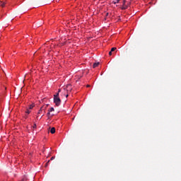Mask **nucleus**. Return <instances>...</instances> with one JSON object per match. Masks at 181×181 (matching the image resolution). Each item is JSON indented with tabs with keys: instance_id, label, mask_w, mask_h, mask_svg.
Segmentation results:
<instances>
[{
	"instance_id": "nucleus-1",
	"label": "nucleus",
	"mask_w": 181,
	"mask_h": 181,
	"mask_svg": "<svg viewBox=\"0 0 181 181\" xmlns=\"http://www.w3.org/2000/svg\"><path fill=\"white\" fill-rule=\"evenodd\" d=\"M54 103L57 107H59L62 104V100L59 97V93L54 95Z\"/></svg>"
},
{
	"instance_id": "nucleus-2",
	"label": "nucleus",
	"mask_w": 181,
	"mask_h": 181,
	"mask_svg": "<svg viewBox=\"0 0 181 181\" xmlns=\"http://www.w3.org/2000/svg\"><path fill=\"white\" fill-rule=\"evenodd\" d=\"M72 90H73V88L71 87V84H68L65 88H64V91H66V94H68V93L71 92Z\"/></svg>"
},
{
	"instance_id": "nucleus-3",
	"label": "nucleus",
	"mask_w": 181,
	"mask_h": 181,
	"mask_svg": "<svg viewBox=\"0 0 181 181\" xmlns=\"http://www.w3.org/2000/svg\"><path fill=\"white\" fill-rule=\"evenodd\" d=\"M55 132H56V128L52 127V128L50 129V133H51V134H54Z\"/></svg>"
},
{
	"instance_id": "nucleus-4",
	"label": "nucleus",
	"mask_w": 181,
	"mask_h": 181,
	"mask_svg": "<svg viewBox=\"0 0 181 181\" xmlns=\"http://www.w3.org/2000/svg\"><path fill=\"white\" fill-rule=\"evenodd\" d=\"M99 65H100V62L94 63L93 64V69H95V67H98Z\"/></svg>"
},
{
	"instance_id": "nucleus-5",
	"label": "nucleus",
	"mask_w": 181,
	"mask_h": 181,
	"mask_svg": "<svg viewBox=\"0 0 181 181\" xmlns=\"http://www.w3.org/2000/svg\"><path fill=\"white\" fill-rule=\"evenodd\" d=\"M128 8V6H127V5H123L122 6V9H123V10H125V9H127Z\"/></svg>"
},
{
	"instance_id": "nucleus-6",
	"label": "nucleus",
	"mask_w": 181,
	"mask_h": 181,
	"mask_svg": "<svg viewBox=\"0 0 181 181\" xmlns=\"http://www.w3.org/2000/svg\"><path fill=\"white\" fill-rule=\"evenodd\" d=\"M43 110L45 109H43V107H42L40 110L38 111V114H42V111H43Z\"/></svg>"
},
{
	"instance_id": "nucleus-7",
	"label": "nucleus",
	"mask_w": 181,
	"mask_h": 181,
	"mask_svg": "<svg viewBox=\"0 0 181 181\" xmlns=\"http://www.w3.org/2000/svg\"><path fill=\"white\" fill-rule=\"evenodd\" d=\"M48 111L49 112H53V111H54V107H51Z\"/></svg>"
},
{
	"instance_id": "nucleus-8",
	"label": "nucleus",
	"mask_w": 181,
	"mask_h": 181,
	"mask_svg": "<svg viewBox=\"0 0 181 181\" xmlns=\"http://www.w3.org/2000/svg\"><path fill=\"white\" fill-rule=\"evenodd\" d=\"M0 6H1V8H4V6H5V2L0 3Z\"/></svg>"
},
{
	"instance_id": "nucleus-9",
	"label": "nucleus",
	"mask_w": 181,
	"mask_h": 181,
	"mask_svg": "<svg viewBox=\"0 0 181 181\" xmlns=\"http://www.w3.org/2000/svg\"><path fill=\"white\" fill-rule=\"evenodd\" d=\"M115 50H117V47H112L110 51L115 52Z\"/></svg>"
},
{
	"instance_id": "nucleus-10",
	"label": "nucleus",
	"mask_w": 181,
	"mask_h": 181,
	"mask_svg": "<svg viewBox=\"0 0 181 181\" xmlns=\"http://www.w3.org/2000/svg\"><path fill=\"white\" fill-rule=\"evenodd\" d=\"M66 93H67V92L64 90V95H65V97L67 98V97H69V94L66 95Z\"/></svg>"
},
{
	"instance_id": "nucleus-11",
	"label": "nucleus",
	"mask_w": 181,
	"mask_h": 181,
	"mask_svg": "<svg viewBox=\"0 0 181 181\" xmlns=\"http://www.w3.org/2000/svg\"><path fill=\"white\" fill-rule=\"evenodd\" d=\"M119 1H120V0L114 1H113V4H118V2H119Z\"/></svg>"
},
{
	"instance_id": "nucleus-12",
	"label": "nucleus",
	"mask_w": 181,
	"mask_h": 181,
	"mask_svg": "<svg viewBox=\"0 0 181 181\" xmlns=\"http://www.w3.org/2000/svg\"><path fill=\"white\" fill-rule=\"evenodd\" d=\"M33 107H35V105H30V107H29L30 110H32V109L33 108Z\"/></svg>"
},
{
	"instance_id": "nucleus-13",
	"label": "nucleus",
	"mask_w": 181,
	"mask_h": 181,
	"mask_svg": "<svg viewBox=\"0 0 181 181\" xmlns=\"http://www.w3.org/2000/svg\"><path fill=\"white\" fill-rule=\"evenodd\" d=\"M26 114H30V112L29 111V109H27V110L25 111Z\"/></svg>"
},
{
	"instance_id": "nucleus-14",
	"label": "nucleus",
	"mask_w": 181,
	"mask_h": 181,
	"mask_svg": "<svg viewBox=\"0 0 181 181\" xmlns=\"http://www.w3.org/2000/svg\"><path fill=\"white\" fill-rule=\"evenodd\" d=\"M33 129H36V124H34V125L33 126Z\"/></svg>"
},
{
	"instance_id": "nucleus-15",
	"label": "nucleus",
	"mask_w": 181,
	"mask_h": 181,
	"mask_svg": "<svg viewBox=\"0 0 181 181\" xmlns=\"http://www.w3.org/2000/svg\"><path fill=\"white\" fill-rule=\"evenodd\" d=\"M109 56H112V52L110 51Z\"/></svg>"
},
{
	"instance_id": "nucleus-16",
	"label": "nucleus",
	"mask_w": 181,
	"mask_h": 181,
	"mask_svg": "<svg viewBox=\"0 0 181 181\" xmlns=\"http://www.w3.org/2000/svg\"><path fill=\"white\" fill-rule=\"evenodd\" d=\"M47 117H49V115H50V112L49 111H48V112L47 113Z\"/></svg>"
},
{
	"instance_id": "nucleus-17",
	"label": "nucleus",
	"mask_w": 181,
	"mask_h": 181,
	"mask_svg": "<svg viewBox=\"0 0 181 181\" xmlns=\"http://www.w3.org/2000/svg\"><path fill=\"white\" fill-rule=\"evenodd\" d=\"M54 158H55V157H54V156H52V157L51 158L50 160H53Z\"/></svg>"
},
{
	"instance_id": "nucleus-18",
	"label": "nucleus",
	"mask_w": 181,
	"mask_h": 181,
	"mask_svg": "<svg viewBox=\"0 0 181 181\" xmlns=\"http://www.w3.org/2000/svg\"><path fill=\"white\" fill-rule=\"evenodd\" d=\"M50 162V160H48L47 163H46V166H47L49 165V163Z\"/></svg>"
},
{
	"instance_id": "nucleus-19",
	"label": "nucleus",
	"mask_w": 181,
	"mask_h": 181,
	"mask_svg": "<svg viewBox=\"0 0 181 181\" xmlns=\"http://www.w3.org/2000/svg\"><path fill=\"white\" fill-rule=\"evenodd\" d=\"M125 2H127V1H126V0H124V1H123V5H125Z\"/></svg>"
},
{
	"instance_id": "nucleus-20",
	"label": "nucleus",
	"mask_w": 181,
	"mask_h": 181,
	"mask_svg": "<svg viewBox=\"0 0 181 181\" xmlns=\"http://www.w3.org/2000/svg\"><path fill=\"white\" fill-rule=\"evenodd\" d=\"M21 181H26V178H23Z\"/></svg>"
},
{
	"instance_id": "nucleus-21",
	"label": "nucleus",
	"mask_w": 181,
	"mask_h": 181,
	"mask_svg": "<svg viewBox=\"0 0 181 181\" xmlns=\"http://www.w3.org/2000/svg\"><path fill=\"white\" fill-rule=\"evenodd\" d=\"M60 91H62V90L59 89L57 94H59Z\"/></svg>"
},
{
	"instance_id": "nucleus-22",
	"label": "nucleus",
	"mask_w": 181,
	"mask_h": 181,
	"mask_svg": "<svg viewBox=\"0 0 181 181\" xmlns=\"http://www.w3.org/2000/svg\"><path fill=\"white\" fill-rule=\"evenodd\" d=\"M37 119H39V116L37 117Z\"/></svg>"
},
{
	"instance_id": "nucleus-23",
	"label": "nucleus",
	"mask_w": 181,
	"mask_h": 181,
	"mask_svg": "<svg viewBox=\"0 0 181 181\" xmlns=\"http://www.w3.org/2000/svg\"><path fill=\"white\" fill-rule=\"evenodd\" d=\"M106 16H108V13H107Z\"/></svg>"
},
{
	"instance_id": "nucleus-24",
	"label": "nucleus",
	"mask_w": 181,
	"mask_h": 181,
	"mask_svg": "<svg viewBox=\"0 0 181 181\" xmlns=\"http://www.w3.org/2000/svg\"><path fill=\"white\" fill-rule=\"evenodd\" d=\"M87 87H90V85H87Z\"/></svg>"
}]
</instances>
